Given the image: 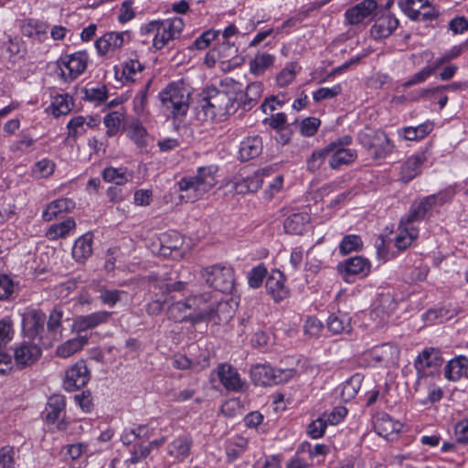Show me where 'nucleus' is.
<instances>
[{"instance_id":"obj_1","label":"nucleus","mask_w":468,"mask_h":468,"mask_svg":"<svg viewBox=\"0 0 468 468\" xmlns=\"http://www.w3.org/2000/svg\"><path fill=\"white\" fill-rule=\"evenodd\" d=\"M216 171L214 166H203L198 168L196 176L183 177L177 183L179 191L185 193L181 199L194 202L208 192L217 184Z\"/></svg>"},{"instance_id":"obj_2","label":"nucleus","mask_w":468,"mask_h":468,"mask_svg":"<svg viewBox=\"0 0 468 468\" xmlns=\"http://www.w3.org/2000/svg\"><path fill=\"white\" fill-rule=\"evenodd\" d=\"M187 299L196 300L195 307H192L194 323L203 320H213L214 323L218 324L227 322L231 317L229 304L227 302L213 301L210 292L194 295Z\"/></svg>"},{"instance_id":"obj_3","label":"nucleus","mask_w":468,"mask_h":468,"mask_svg":"<svg viewBox=\"0 0 468 468\" xmlns=\"http://www.w3.org/2000/svg\"><path fill=\"white\" fill-rule=\"evenodd\" d=\"M159 97L173 118L179 119L186 114L189 108V93L181 86L171 83L160 92Z\"/></svg>"},{"instance_id":"obj_4","label":"nucleus","mask_w":468,"mask_h":468,"mask_svg":"<svg viewBox=\"0 0 468 468\" xmlns=\"http://www.w3.org/2000/svg\"><path fill=\"white\" fill-rule=\"evenodd\" d=\"M425 216L423 209L415 202L412 204L409 214L400 219L399 234L395 239V246L399 250L407 249L417 239L419 230L413 224L424 219Z\"/></svg>"},{"instance_id":"obj_5","label":"nucleus","mask_w":468,"mask_h":468,"mask_svg":"<svg viewBox=\"0 0 468 468\" xmlns=\"http://www.w3.org/2000/svg\"><path fill=\"white\" fill-rule=\"evenodd\" d=\"M203 281L211 288L221 292H230L234 287V271L230 266L215 264L200 271Z\"/></svg>"},{"instance_id":"obj_6","label":"nucleus","mask_w":468,"mask_h":468,"mask_svg":"<svg viewBox=\"0 0 468 468\" xmlns=\"http://www.w3.org/2000/svg\"><path fill=\"white\" fill-rule=\"evenodd\" d=\"M293 368H273L269 365H255L250 368L252 382L258 386H271L285 383L295 375Z\"/></svg>"},{"instance_id":"obj_7","label":"nucleus","mask_w":468,"mask_h":468,"mask_svg":"<svg viewBox=\"0 0 468 468\" xmlns=\"http://www.w3.org/2000/svg\"><path fill=\"white\" fill-rule=\"evenodd\" d=\"M88 54L84 51L60 58L58 62L59 76L65 82H71L82 74L88 63Z\"/></svg>"},{"instance_id":"obj_8","label":"nucleus","mask_w":468,"mask_h":468,"mask_svg":"<svg viewBox=\"0 0 468 468\" xmlns=\"http://www.w3.org/2000/svg\"><path fill=\"white\" fill-rule=\"evenodd\" d=\"M351 142L352 138L346 135L328 144L329 165L332 169H338L342 165H350L356 160V150L346 148Z\"/></svg>"},{"instance_id":"obj_9","label":"nucleus","mask_w":468,"mask_h":468,"mask_svg":"<svg viewBox=\"0 0 468 468\" xmlns=\"http://www.w3.org/2000/svg\"><path fill=\"white\" fill-rule=\"evenodd\" d=\"M444 360L440 350L428 347L422 350L414 362L419 379L432 375L438 371Z\"/></svg>"},{"instance_id":"obj_10","label":"nucleus","mask_w":468,"mask_h":468,"mask_svg":"<svg viewBox=\"0 0 468 468\" xmlns=\"http://www.w3.org/2000/svg\"><path fill=\"white\" fill-rule=\"evenodd\" d=\"M431 0H404L399 3L402 11L411 20H433L439 13L430 5Z\"/></svg>"},{"instance_id":"obj_11","label":"nucleus","mask_w":468,"mask_h":468,"mask_svg":"<svg viewBox=\"0 0 468 468\" xmlns=\"http://www.w3.org/2000/svg\"><path fill=\"white\" fill-rule=\"evenodd\" d=\"M46 314L37 309H30L22 315V331L29 339L41 338L45 330Z\"/></svg>"},{"instance_id":"obj_12","label":"nucleus","mask_w":468,"mask_h":468,"mask_svg":"<svg viewBox=\"0 0 468 468\" xmlns=\"http://www.w3.org/2000/svg\"><path fill=\"white\" fill-rule=\"evenodd\" d=\"M183 27V20L179 17L162 21L154 37V47L157 49L163 48L170 40L180 36Z\"/></svg>"},{"instance_id":"obj_13","label":"nucleus","mask_w":468,"mask_h":468,"mask_svg":"<svg viewBox=\"0 0 468 468\" xmlns=\"http://www.w3.org/2000/svg\"><path fill=\"white\" fill-rule=\"evenodd\" d=\"M40 347L32 342H23L14 349L15 364L19 369L34 365L41 356Z\"/></svg>"},{"instance_id":"obj_14","label":"nucleus","mask_w":468,"mask_h":468,"mask_svg":"<svg viewBox=\"0 0 468 468\" xmlns=\"http://www.w3.org/2000/svg\"><path fill=\"white\" fill-rule=\"evenodd\" d=\"M89 371L84 361L80 360L66 371L64 388L73 391L83 388L89 381Z\"/></svg>"},{"instance_id":"obj_15","label":"nucleus","mask_w":468,"mask_h":468,"mask_svg":"<svg viewBox=\"0 0 468 468\" xmlns=\"http://www.w3.org/2000/svg\"><path fill=\"white\" fill-rule=\"evenodd\" d=\"M204 94H209L211 101L217 105L223 118L236 112L238 109L237 98L225 90L208 88Z\"/></svg>"},{"instance_id":"obj_16","label":"nucleus","mask_w":468,"mask_h":468,"mask_svg":"<svg viewBox=\"0 0 468 468\" xmlns=\"http://www.w3.org/2000/svg\"><path fill=\"white\" fill-rule=\"evenodd\" d=\"M368 150L376 159L383 158L390 154L394 145L388 135L381 131L376 132L367 142Z\"/></svg>"},{"instance_id":"obj_17","label":"nucleus","mask_w":468,"mask_h":468,"mask_svg":"<svg viewBox=\"0 0 468 468\" xmlns=\"http://www.w3.org/2000/svg\"><path fill=\"white\" fill-rule=\"evenodd\" d=\"M218 376L224 388L229 391H239L244 385L237 369L231 365L221 364L218 367Z\"/></svg>"},{"instance_id":"obj_18","label":"nucleus","mask_w":468,"mask_h":468,"mask_svg":"<svg viewBox=\"0 0 468 468\" xmlns=\"http://www.w3.org/2000/svg\"><path fill=\"white\" fill-rule=\"evenodd\" d=\"M402 428L401 422L394 420L388 414L378 416L374 422V429L377 433L387 440H392L394 436L401 431Z\"/></svg>"},{"instance_id":"obj_19","label":"nucleus","mask_w":468,"mask_h":468,"mask_svg":"<svg viewBox=\"0 0 468 468\" xmlns=\"http://www.w3.org/2000/svg\"><path fill=\"white\" fill-rule=\"evenodd\" d=\"M427 161L426 152H420L409 157L401 165L400 180L407 183L420 173V166Z\"/></svg>"},{"instance_id":"obj_20","label":"nucleus","mask_w":468,"mask_h":468,"mask_svg":"<svg viewBox=\"0 0 468 468\" xmlns=\"http://www.w3.org/2000/svg\"><path fill=\"white\" fill-rule=\"evenodd\" d=\"M196 117L201 122H212L223 118L217 105L211 101L209 94H205L200 100L196 109Z\"/></svg>"},{"instance_id":"obj_21","label":"nucleus","mask_w":468,"mask_h":468,"mask_svg":"<svg viewBox=\"0 0 468 468\" xmlns=\"http://www.w3.org/2000/svg\"><path fill=\"white\" fill-rule=\"evenodd\" d=\"M112 313L107 311L95 312L88 315H81L75 319L73 327L78 332L87 331L107 323Z\"/></svg>"},{"instance_id":"obj_22","label":"nucleus","mask_w":468,"mask_h":468,"mask_svg":"<svg viewBox=\"0 0 468 468\" xmlns=\"http://www.w3.org/2000/svg\"><path fill=\"white\" fill-rule=\"evenodd\" d=\"M444 377L450 381H458L463 377L468 378V357L458 356L451 359L444 367Z\"/></svg>"},{"instance_id":"obj_23","label":"nucleus","mask_w":468,"mask_h":468,"mask_svg":"<svg viewBox=\"0 0 468 468\" xmlns=\"http://www.w3.org/2000/svg\"><path fill=\"white\" fill-rule=\"evenodd\" d=\"M266 290L275 302H281L288 296L289 291L284 285L281 271L273 272L266 281Z\"/></svg>"},{"instance_id":"obj_24","label":"nucleus","mask_w":468,"mask_h":468,"mask_svg":"<svg viewBox=\"0 0 468 468\" xmlns=\"http://www.w3.org/2000/svg\"><path fill=\"white\" fill-rule=\"evenodd\" d=\"M195 299H186L172 303L168 307V315L171 319L181 322L186 318H190L194 322V312L192 307H195Z\"/></svg>"},{"instance_id":"obj_25","label":"nucleus","mask_w":468,"mask_h":468,"mask_svg":"<svg viewBox=\"0 0 468 468\" xmlns=\"http://www.w3.org/2000/svg\"><path fill=\"white\" fill-rule=\"evenodd\" d=\"M262 151V141L258 135L245 138L239 150V159L242 162L257 157Z\"/></svg>"},{"instance_id":"obj_26","label":"nucleus","mask_w":468,"mask_h":468,"mask_svg":"<svg viewBox=\"0 0 468 468\" xmlns=\"http://www.w3.org/2000/svg\"><path fill=\"white\" fill-rule=\"evenodd\" d=\"M123 45L122 33L110 32L104 34L95 42V47L101 55H105L120 48Z\"/></svg>"},{"instance_id":"obj_27","label":"nucleus","mask_w":468,"mask_h":468,"mask_svg":"<svg viewBox=\"0 0 468 468\" xmlns=\"http://www.w3.org/2000/svg\"><path fill=\"white\" fill-rule=\"evenodd\" d=\"M66 400L64 396L54 394L48 399L46 405V419L49 423L58 420L65 413Z\"/></svg>"},{"instance_id":"obj_28","label":"nucleus","mask_w":468,"mask_h":468,"mask_svg":"<svg viewBox=\"0 0 468 468\" xmlns=\"http://www.w3.org/2000/svg\"><path fill=\"white\" fill-rule=\"evenodd\" d=\"M399 20L390 15L379 17L371 27L374 38L387 37L398 27Z\"/></svg>"},{"instance_id":"obj_29","label":"nucleus","mask_w":468,"mask_h":468,"mask_svg":"<svg viewBox=\"0 0 468 468\" xmlns=\"http://www.w3.org/2000/svg\"><path fill=\"white\" fill-rule=\"evenodd\" d=\"M326 324L328 330L335 335L350 333L352 331L351 317L346 313L331 314Z\"/></svg>"},{"instance_id":"obj_30","label":"nucleus","mask_w":468,"mask_h":468,"mask_svg":"<svg viewBox=\"0 0 468 468\" xmlns=\"http://www.w3.org/2000/svg\"><path fill=\"white\" fill-rule=\"evenodd\" d=\"M262 95V84L252 82L247 86L246 92L239 97L238 106L241 105L244 111H250L259 101Z\"/></svg>"},{"instance_id":"obj_31","label":"nucleus","mask_w":468,"mask_h":468,"mask_svg":"<svg viewBox=\"0 0 468 468\" xmlns=\"http://www.w3.org/2000/svg\"><path fill=\"white\" fill-rule=\"evenodd\" d=\"M21 30L25 37L42 42L48 38V26L44 22L30 19L22 26Z\"/></svg>"},{"instance_id":"obj_32","label":"nucleus","mask_w":468,"mask_h":468,"mask_svg":"<svg viewBox=\"0 0 468 468\" xmlns=\"http://www.w3.org/2000/svg\"><path fill=\"white\" fill-rule=\"evenodd\" d=\"M192 441L188 436H181L174 440L167 447V452L175 460L182 461L190 453Z\"/></svg>"},{"instance_id":"obj_33","label":"nucleus","mask_w":468,"mask_h":468,"mask_svg":"<svg viewBox=\"0 0 468 468\" xmlns=\"http://www.w3.org/2000/svg\"><path fill=\"white\" fill-rule=\"evenodd\" d=\"M92 254V236L86 233L80 237L72 248V257L76 261L82 262Z\"/></svg>"},{"instance_id":"obj_34","label":"nucleus","mask_w":468,"mask_h":468,"mask_svg":"<svg viewBox=\"0 0 468 468\" xmlns=\"http://www.w3.org/2000/svg\"><path fill=\"white\" fill-rule=\"evenodd\" d=\"M74 206V202L69 198L57 199L47 206L46 209L43 211L42 218L45 221H51L58 214L69 212Z\"/></svg>"},{"instance_id":"obj_35","label":"nucleus","mask_w":468,"mask_h":468,"mask_svg":"<svg viewBox=\"0 0 468 468\" xmlns=\"http://www.w3.org/2000/svg\"><path fill=\"white\" fill-rule=\"evenodd\" d=\"M309 220L310 217L306 213H293L284 220L283 227L287 233L301 235Z\"/></svg>"},{"instance_id":"obj_36","label":"nucleus","mask_w":468,"mask_h":468,"mask_svg":"<svg viewBox=\"0 0 468 468\" xmlns=\"http://www.w3.org/2000/svg\"><path fill=\"white\" fill-rule=\"evenodd\" d=\"M344 271L348 275H362L366 276L369 273L370 263L361 256L352 257L347 259L343 265Z\"/></svg>"},{"instance_id":"obj_37","label":"nucleus","mask_w":468,"mask_h":468,"mask_svg":"<svg viewBox=\"0 0 468 468\" xmlns=\"http://www.w3.org/2000/svg\"><path fill=\"white\" fill-rule=\"evenodd\" d=\"M263 122L271 128L276 130L280 134V141L282 144L289 142V126L286 123V115L282 112L272 114L270 118L264 119Z\"/></svg>"},{"instance_id":"obj_38","label":"nucleus","mask_w":468,"mask_h":468,"mask_svg":"<svg viewBox=\"0 0 468 468\" xmlns=\"http://www.w3.org/2000/svg\"><path fill=\"white\" fill-rule=\"evenodd\" d=\"M88 343L87 336H79L69 339L57 347L56 354L63 358H67L80 351Z\"/></svg>"},{"instance_id":"obj_39","label":"nucleus","mask_w":468,"mask_h":468,"mask_svg":"<svg viewBox=\"0 0 468 468\" xmlns=\"http://www.w3.org/2000/svg\"><path fill=\"white\" fill-rule=\"evenodd\" d=\"M432 122H426L416 127H404L399 131V134L401 135L405 140H420L427 136L432 131Z\"/></svg>"},{"instance_id":"obj_40","label":"nucleus","mask_w":468,"mask_h":468,"mask_svg":"<svg viewBox=\"0 0 468 468\" xmlns=\"http://www.w3.org/2000/svg\"><path fill=\"white\" fill-rule=\"evenodd\" d=\"M76 228V222L72 218H68L65 221L50 226L47 231V237L49 239L65 238L71 230Z\"/></svg>"},{"instance_id":"obj_41","label":"nucleus","mask_w":468,"mask_h":468,"mask_svg":"<svg viewBox=\"0 0 468 468\" xmlns=\"http://www.w3.org/2000/svg\"><path fill=\"white\" fill-rule=\"evenodd\" d=\"M238 33V29L234 25H229L222 33L224 39L219 50L218 51V57L223 59H228L231 55L236 53V49L233 45H229V38Z\"/></svg>"},{"instance_id":"obj_42","label":"nucleus","mask_w":468,"mask_h":468,"mask_svg":"<svg viewBox=\"0 0 468 468\" xmlns=\"http://www.w3.org/2000/svg\"><path fill=\"white\" fill-rule=\"evenodd\" d=\"M361 387V377L360 375L352 376L343 386L341 391V397L344 401H349L353 399L357 394Z\"/></svg>"},{"instance_id":"obj_43","label":"nucleus","mask_w":468,"mask_h":468,"mask_svg":"<svg viewBox=\"0 0 468 468\" xmlns=\"http://www.w3.org/2000/svg\"><path fill=\"white\" fill-rule=\"evenodd\" d=\"M362 246L363 243L359 236L346 235L339 245V250L343 255H346L353 251L359 250Z\"/></svg>"},{"instance_id":"obj_44","label":"nucleus","mask_w":468,"mask_h":468,"mask_svg":"<svg viewBox=\"0 0 468 468\" xmlns=\"http://www.w3.org/2000/svg\"><path fill=\"white\" fill-rule=\"evenodd\" d=\"M62 317L63 312L58 308H55L50 313L48 322L46 321L48 330L54 337L61 336Z\"/></svg>"},{"instance_id":"obj_45","label":"nucleus","mask_w":468,"mask_h":468,"mask_svg":"<svg viewBox=\"0 0 468 468\" xmlns=\"http://www.w3.org/2000/svg\"><path fill=\"white\" fill-rule=\"evenodd\" d=\"M274 61L272 55L262 53L258 54L250 62L251 72L255 74L262 73L266 69L270 68Z\"/></svg>"},{"instance_id":"obj_46","label":"nucleus","mask_w":468,"mask_h":468,"mask_svg":"<svg viewBox=\"0 0 468 468\" xmlns=\"http://www.w3.org/2000/svg\"><path fill=\"white\" fill-rule=\"evenodd\" d=\"M122 121L123 114L119 111L107 114L104 117V124L107 127V135L112 136L116 134Z\"/></svg>"},{"instance_id":"obj_47","label":"nucleus","mask_w":468,"mask_h":468,"mask_svg":"<svg viewBox=\"0 0 468 468\" xmlns=\"http://www.w3.org/2000/svg\"><path fill=\"white\" fill-rule=\"evenodd\" d=\"M266 275L267 269L263 264H259L254 267L248 274V283L250 287L253 289L259 288L262 284Z\"/></svg>"},{"instance_id":"obj_48","label":"nucleus","mask_w":468,"mask_h":468,"mask_svg":"<svg viewBox=\"0 0 468 468\" xmlns=\"http://www.w3.org/2000/svg\"><path fill=\"white\" fill-rule=\"evenodd\" d=\"M55 170V163L49 159H42L37 162L32 167V172L35 176L45 178L53 174Z\"/></svg>"},{"instance_id":"obj_49","label":"nucleus","mask_w":468,"mask_h":468,"mask_svg":"<svg viewBox=\"0 0 468 468\" xmlns=\"http://www.w3.org/2000/svg\"><path fill=\"white\" fill-rule=\"evenodd\" d=\"M326 157L329 158L328 144L324 148L313 153L312 156L307 161L308 169L312 172L318 170Z\"/></svg>"},{"instance_id":"obj_50","label":"nucleus","mask_w":468,"mask_h":468,"mask_svg":"<svg viewBox=\"0 0 468 468\" xmlns=\"http://www.w3.org/2000/svg\"><path fill=\"white\" fill-rule=\"evenodd\" d=\"M85 118L82 116L74 117L68 123V139L76 141L77 137L85 132Z\"/></svg>"},{"instance_id":"obj_51","label":"nucleus","mask_w":468,"mask_h":468,"mask_svg":"<svg viewBox=\"0 0 468 468\" xmlns=\"http://www.w3.org/2000/svg\"><path fill=\"white\" fill-rule=\"evenodd\" d=\"M144 65L137 59H130L122 67V76L126 80L134 81L137 73L144 69Z\"/></svg>"},{"instance_id":"obj_52","label":"nucleus","mask_w":468,"mask_h":468,"mask_svg":"<svg viewBox=\"0 0 468 468\" xmlns=\"http://www.w3.org/2000/svg\"><path fill=\"white\" fill-rule=\"evenodd\" d=\"M103 179L107 182H114L116 185H122L127 181L125 173L122 169L107 167L102 172Z\"/></svg>"},{"instance_id":"obj_53","label":"nucleus","mask_w":468,"mask_h":468,"mask_svg":"<svg viewBox=\"0 0 468 468\" xmlns=\"http://www.w3.org/2000/svg\"><path fill=\"white\" fill-rule=\"evenodd\" d=\"M320 120L314 117H308L303 120L300 125L301 133L304 136H312L320 126Z\"/></svg>"},{"instance_id":"obj_54","label":"nucleus","mask_w":468,"mask_h":468,"mask_svg":"<svg viewBox=\"0 0 468 468\" xmlns=\"http://www.w3.org/2000/svg\"><path fill=\"white\" fill-rule=\"evenodd\" d=\"M327 421L323 418H318L308 425V434L313 439H319L324 436Z\"/></svg>"},{"instance_id":"obj_55","label":"nucleus","mask_w":468,"mask_h":468,"mask_svg":"<svg viewBox=\"0 0 468 468\" xmlns=\"http://www.w3.org/2000/svg\"><path fill=\"white\" fill-rule=\"evenodd\" d=\"M14 447L6 445L0 449V467L13 468L15 464Z\"/></svg>"},{"instance_id":"obj_56","label":"nucleus","mask_w":468,"mask_h":468,"mask_svg":"<svg viewBox=\"0 0 468 468\" xmlns=\"http://www.w3.org/2000/svg\"><path fill=\"white\" fill-rule=\"evenodd\" d=\"M392 353V346L388 344H384L381 346L373 348L370 352V355L372 358L377 362H383L388 360Z\"/></svg>"},{"instance_id":"obj_57","label":"nucleus","mask_w":468,"mask_h":468,"mask_svg":"<svg viewBox=\"0 0 468 468\" xmlns=\"http://www.w3.org/2000/svg\"><path fill=\"white\" fill-rule=\"evenodd\" d=\"M342 91L340 85H335L333 88H321L314 93V100L315 101H321L323 100L331 99Z\"/></svg>"},{"instance_id":"obj_58","label":"nucleus","mask_w":468,"mask_h":468,"mask_svg":"<svg viewBox=\"0 0 468 468\" xmlns=\"http://www.w3.org/2000/svg\"><path fill=\"white\" fill-rule=\"evenodd\" d=\"M54 108V114L63 115L67 114L70 111L68 95H58L54 98L52 102Z\"/></svg>"},{"instance_id":"obj_59","label":"nucleus","mask_w":468,"mask_h":468,"mask_svg":"<svg viewBox=\"0 0 468 468\" xmlns=\"http://www.w3.org/2000/svg\"><path fill=\"white\" fill-rule=\"evenodd\" d=\"M454 435L458 443H468V419L462 420L456 423Z\"/></svg>"},{"instance_id":"obj_60","label":"nucleus","mask_w":468,"mask_h":468,"mask_svg":"<svg viewBox=\"0 0 468 468\" xmlns=\"http://www.w3.org/2000/svg\"><path fill=\"white\" fill-rule=\"evenodd\" d=\"M123 293V292L118 290H102L100 299L104 304L113 306L122 300V294Z\"/></svg>"},{"instance_id":"obj_61","label":"nucleus","mask_w":468,"mask_h":468,"mask_svg":"<svg viewBox=\"0 0 468 468\" xmlns=\"http://www.w3.org/2000/svg\"><path fill=\"white\" fill-rule=\"evenodd\" d=\"M14 282L5 274L0 275V300H7L14 292Z\"/></svg>"},{"instance_id":"obj_62","label":"nucleus","mask_w":468,"mask_h":468,"mask_svg":"<svg viewBox=\"0 0 468 468\" xmlns=\"http://www.w3.org/2000/svg\"><path fill=\"white\" fill-rule=\"evenodd\" d=\"M219 31H214V30H207L204 32L200 37H198L194 41V46L197 49H204L209 46V44L216 39V37L218 36Z\"/></svg>"},{"instance_id":"obj_63","label":"nucleus","mask_w":468,"mask_h":468,"mask_svg":"<svg viewBox=\"0 0 468 468\" xmlns=\"http://www.w3.org/2000/svg\"><path fill=\"white\" fill-rule=\"evenodd\" d=\"M295 70L293 66L283 69L276 77L277 84L280 87H286L292 83L295 78Z\"/></svg>"},{"instance_id":"obj_64","label":"nucleus","mask_w":468,"mask_h":468,"mask_svg":"<svg viewBox=\"0 0 468 468\" xmlns=\"http://www.w3.org/2000/svg\"><path fill=\"white\" fill-rule=\"evenodd\" d=\"M12 323L8 320L0 321V348L13 338Z\"/></svg>"}]
</instances>
